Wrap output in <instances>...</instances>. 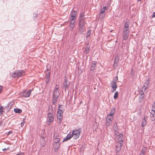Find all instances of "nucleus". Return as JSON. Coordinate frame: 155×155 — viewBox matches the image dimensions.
I'll use <instances>...</instances> for the list:
<instances>
[{
  "label": "nucleus",
  "instance_id": "nucleus-1",
  "mask_svg": "<svg viewBox=\"0 0 155 155\" xmlns=\"http://www.w3.org/2000/svg\"><path fill=\"white\" fill-rule=\"evenodd\" d=\"M59 85H56L54 88L52 95V103L55 104L57 101L58 98L60 94L59 92Z\"/></svg>",
  "mask_w": 155,
  "mask_h": 155
},
{
  "label": "nucleus",
  "instance_id": "nucleus-8",
  "mask_svg": "<svg viewBox=\"0 0 155 155\" xmlns=\"http://www.w3.org/2000/svg\"><path fill=\"white\" fill-rule=\"evenodd\" d=\"M31 90H25L21 93V94L24 97H29L31 94Z\"/></svg>",
  "mask_w": 155,
  "mask_h": 155
},
{
  "label": "nucleus",
  "instance_id": "nucleus-2",
  "mask_svg": "<svg viewBox=\"0 0 155 155\" xmlns=\"http://www.w3.org/2000/svg\"><path fill=\"white\" fill-rule=\"evenodd\" d=\"M63 105H59L58 107V109L57 111V118L59 120L58 121V123L60 124L63 119Z\"/></svg>",
  "mask_w": 155,
  "mask_h": 155
},
{
  "label": "nucleus",
  "instance_id": "nucleus-17",
  "mask_svg": "<svg viewBox=\"0 0 155 155\" xmlns=\"http://www.w3.org/2000/svg\"><path fill=\"white\" fill-rule=\"evenodd\" d=\"M53 114V110L52 108V106H50L48 107V114Z\"/></svg>",
  "mask_w": 155,
  "mask_h": 155
},
{
  "label": "nucleus",
  "instance_id": "nucleus-13",
  "mask_svg": "<svg viewBox=\"0 0 155 155\" xmlns=\"http://www.w3.org/2000/svg\"><path fill=\"white\" fill-rule=\"evenodd\" d=\"M116 81H113L111 83V84L112 85H111V87L112 89H113V90H112V92H113L114 91L116 88L117 87V85L116 84Z\"/></svg>",
  "mask_w": 155,
  "mask_h": 155
},
{
  "label": "nucleus",
  "instance_id": "nucleus-23",
  "mask_svg": "<svg viewBox=\"0 0 155 155\" xmlns=\"http://www.w3.org/2000/svg\"><path fill=\"white\" fill-rule=\"evenodd\" d=\"M135 69H134L133 68H132L131 70L130 77H132V79L133 78H134V76L135 75Z\"/></svg>",
  "mask_w": 155,
  "mask_h": 155
},
{
  "label": "nucleus",
  "instance_id": "nucleus-11",
  "mask_svg": "<svg viewBox=\"0 0 155 155\" xmlns=\"http://www.w3.org/2000/svg\"><path fill=\"white\" fill-rule=\"evenodd\" d=\"M139 90V92L140 94V96L139 97V101L140 102H142V99L144 97V92L143 90Z\"/></svg>",
  "mask_w": 155,
  "mask_h": 155
},
{
  "label": "nucleus",
  "instance_id": "nucleus-42",
  "mask_svg": "<svg viewBox=\"0 0 155 155\" xmlns=\"http://www.w3.org/2000/svg\"><path fill=\"white\" fill-rule=\"evenodd\" d=\"M59 137H59V135L57 134H56V135H55L53 137V138L54 139H55V138H58V137L59 138Z\"/></svg>",
  "mask_w": 155,
  "mask_h": 155
},
{
  "label": "nucleus",
  "instance_id": "nucleus-4",
  "mask_svg": "<svg viewBox=\"0 0 155 155\" xmlns=\"http://www.w3.org/2000/svg\"><path fill=\"white\" fill-rule=\"evenodd\" d=\"M85 23L82 20L79 21V31L81 34H83L86 30V27L85 26Z\"/></svg>",
  "mask_w": 155,
  "mask_h": 155
},
{
  "label": "nucleus",
  "instance_id": "nucleus-12",
  "mask_svg": "<svg viewBox=\"0 0 155 155\" xmlns=\"http://www.w3.org/2000/svg\"><path fill=\"white\" fill-rule=\"evenodd\" d=\"M122 145V142L117 143L116 144V150L117 152V153L119 152L121 149V146Z\"/></svg>",
  "mask_w": 155,
  "mask_h": 155
},
{
  "label": "nucleus",
  "instance_id": "nucleus-35",
  "mask_svg": "<svg viewBox=\"0 0 155 155\" xmlns=\"http://www.w3.org/2000/svg\"><path fill=\"white\" fill-rule=\"evenodd\" d=\"M119 141L120 142H122L123 140H122V137H123V135L121 134H120L119 135Z\"/></svg>",
  "mask_w": 155,
  "mask_h": 155
},
{
  "label": "nucleus",
  "instance_id": "nucleus-36",
  "mask_svg": "<svg viewBox=\"0 0 155 155\" xmlns=\"http://www.w3.org/2000/svg\"><path fill=\"white\" fill-rule=\"evenodd\" d=\"M118 94L117 91H116L114 93V99H117L118 96Z\"/></svg>",
  "mask_w": 155,
  "mask_h": 155
},
{
  "label": "nucleus",
  "instance_id": "nucleus-39",
  "mask_svg": "<svg viewBox=\"0 0 155 155\" xmlns=\"http://www.w3.org/2000/svg\"><path fill=\"white\" fill-rule=\"evenodd\" d=\"M3 112V107L1 106H0V116L2 114Z\"/></svg>",
  "mask_w": 155,
  "mask_h": 155
},
{
  "label": "nucleus",
  "instance_id": "nucleus-47",
  "mask_svg": "<svg viewBox=\"0 0 155 155\" xmlns=\"http://www.w3.org/2000/svg\"><path fill=\"white\" fill-rule=\"evenodd\" d=\"M3 87L2 86H0V93H1L2 90V89Z\"/></svg>",
  "mask_w": 155,
  "mask_h": 155
},
{
  "label": "nucleus",
  "instance_id": "nucleus-20",
  "mask_svg": "<svg viewBox=\"0 0 155 155\" xmlns=\"http://www.w3.org/2000/svg\"><path fill=\"white\" fill-rule=\"evenodd\" d=\"M72 137V135L71 134H68L67 136L66 137V138H64L63 139V142H64L67 141L68 140H69L70 139V138H71Z\"/></svg>",
  "mask_w": 155,
  "mask_h": 155
},
{
  "label": "nucleus",
  "instance_id": "nucleus-25",
  "mask_svg": "<svg viewBox=\"0 0 155 155\" xmlns=\"http://www.w3.org/2000/svg\"><path fill=\"white\" fill-rule=\"evenodd\" d=\"M98 124L96 122H94L93 124V130H96V129H97L98 128Z\"/></svg>",
  "mask_w": 155,
  "mask_h": 155
},
{
  "label": "nucleus",
  "instance_id": "nucleus-7",
  "mask_svg": "<svg viewBox=\"0 0 155 155\" xmlns=\"http://www.w3.org/2000/svg\"><path fill=\"white\" fill-rule=\"evenodd\" d=\"M70 83L68 80V79L65 78L64 82L63 83V88L64 89L65 91L67 89H69V86L70 85Z\"/></svg>",
  "mask_w": 155,
  "mask_h": 155
},
{
  "label": "nucleus",
  "instance_id": "nucleus-30",
  "mask_svg": "<svg viewBox=\"0 0 155 155\" xmlns=\"http://www.w3.org/2000/svg\"><path fill=\"white\" fill-rule=\"evenodd\" d=\"M129 22L128 21H126V22L125 23L124 25V28H129Z\"/></svg>",
  "mask_w": 155,
  "mask_h": 155
},
{
  "label": "nucleus",
  "instance_id": "nucleus-9",
  "mask_svg": "<svg viewBox=\"0 0 155 155\" xmlns=\"http://www.w3.org/2000/svg\"><path fill=\"white\" fill-rule=\"evenodd\" d=\"M76 21L75 18H71L70 21L69 27L71 30H72L74 26V24Z\"/></svg>",
  "mask_w": 155,
  "mask_h": 155
},
{
  "label": "nucleus",
  "instance_id": "nucleus-40",
  "mask_svg": "<svg viewBox=\"0 0 155 155\" xmlns=\"http://www.w3.org/2000/svg\"><path fill=\"white\" fill-rule=\"evenodd\" d=\"M91 35V31H88L87 33V35L86 37L87 38L88 37L90 36Z\"/></svg>",
  "mask_w": 155,
  "mask_h": 155
},
{
  "label": "nucleus",
  "instance_id": "nucleus-49",
  "mask_svg": "<svg viewBox=\"0 0 155 155\" xmlns=\"http://www.w3.org/2000/svg\"><path fill=\"white\" fill-rule=\"evenodd\" d=\"M155 17V12H154L153 14V15H152V17Z\"/></svg>",
  "mask_w": 155,
  "mask_h": 155
},
{
  "label": "nucleus",
  "instance_id": "nucleus-41",
  "mask_svg": "<svg viewBox=\"0 0 155 155\" xmlns=\"http://www.w3.org/2000/svg\"><path fill=\"white\" fill-rule=\"evenodd\" d=\"M117 123H115L114 124L113 128L115 130L117 129Z\"/></svg>",
  "mask_w": 155,
  "mask_h": 155
},
{
  "label": "nucleus",
  "instance_id": "nucleus-43",
  "mask_svg": "<svg viewBox=\"0 0 155 155\" xmlns=\"http://www.w3.org/2000/svg\"><path fill=\"white\" fill-rule=\"evenodd\" d=\"M116 79H114L113 80V81H116V82H117V81L118 80V76H116Z\"/></svg>",
  "mask_w": 155,
  "mask_h": 155
},
{
  "label": "nucleus",
  "instance_id": "nucleus-10",
  "mask_svg": "<svg viewBox=\"0 0 155 155\" xmlns=\"http://www.w3.org/2000/svg\"><path fill=\"white\" fill-rule=\"evenodd\" d=\"M149 83V81H147L146 82L144 83V84L141 88H140V90H141V91L143 90L144 92L146 91V90L148 87Z\"/></svg>",
  "mask_w": 155,
  "mask_h": 155
},
{
  "label": "nucleus",
  "instance_id": "nucleus-21",
  "mask_svg": "<svg viewBox=\"0 0 155 155\" xmlns=\"http://www.w3.org/2000/svg\"><path fill=\"white\" fill-rule=\"evenodd\" d=\"M115 112V108H112L110 110V111L109 114L107 116H113Z\"/></svg>",
  "mask_w": 155,
  "mask_h": 155
},
{
  "label": "nucleus",
  "instance_id": "nucleus-32",
  "mask_svg": "<svg viewBox=\"0 0 155 155\" xmlns=\"http://www.w3.org/2000/svg\"><path fill=\"white\" fill-rule=\"evenodd\" d=\"M60 143H56V144L54 146L55 150L56 149L57 150H58V148L60 147Z\"/></svg>",
  "mask_w": 155,
  "mask_h": 155
},
{
  "label": "nucleus",
  "instance_id": "nucleus-48",
  "mask_svg": "<svg viewBox=\"0 0 155 155\" xmlns=\"http://www.w3.org/2000/svg\"><path fill=\"white\" fill-rule=\"evenodd\" d=\"M24 122H22L21 123V127H22L24 125Z\"/></svg>",
  "mask_w": 155,
  "mask_h": 155
},
{
  "label": "nucleus",
  "instance_id": "nucleus-16",
  "mask_svg": "<svg viewBox=\"0 0 155 155\" xmlns=\"http://www.w3.org/2000/svg\"><path fill=\"white\" fill-rule=\"evenodd\" d=\"M45 137L44 136H42L40 140V144L41 146L42 147L44 146L45 144Z\"/></svg>",
  "mask_w": 155,
  "mask_h": 155
},
{
  "label": "nucleus",
  "instance_id": "nucleus-51",
  "mask_svg": "<svg viewBox=\"0 0 155 155\" xmlns=\"http://www.w3.org/2000/svg\"><path fill=\"white\" fill-rule=\"evenodd\" d=\"M9 133H12V132H11L10 131H9Z\"/></svg>",
  "mask_w": 155,
  "mask_h": 155
},
{
  "label": "nucleus",
  "instance_id": "nucleus-22",
  "mask_svg": "<svg viewBox=\"0 0 155 155\" xmlns=\"http://www.w3.org/2000/svg\"><path fill=\"white\" fill-rule=\"evenodd\" d=\"M129 35V33L126 32H123V38L124 40H126L128 38V36Z\"/></svg>",
  "mask_w": 155,
  "mask_h": 155
},
{
  "label": "nucleus",
  "instance_id": "nucleus-34",
  "mask_svg": "<svg viewBox=\"0 0 155 155\" xmlns=\"http://www.w3.org/2000/svg\"><path fill=\"white\" fill-rule=\"evenodd\" d=\"M105 15V14L104 12H103L102 13L101 12H101L100 13V17L102 18H104Z\"/></svg>",
  "mask_w": 155,
  "mask_h": 155
},
{
  "label": "nucleus",
  "instance_id": "nucleus-29",
  "mask_svg": "<svg viewBox=\"0 0 155 155\" xmlns=\"http://www.w3.org/2000/svg\"><path fill=\"white\" fill-rule=\"evenodd\" d=\"M146 124V121L145 119V117H144L143 119L142 122L141 124V126L142 127H143L144 125H145Z\"/></svg>",
  "mask_w": 155,
  "mask_h": 155
},
{
  "label": "nucleus",
  "instance_id": "nucleus-15",
  "mask_svg": "<svg viewBox=\"0 0 155 155\" xmlns=\"http://www.w3.org/2000/svg\"><path fill=\"white\" fill-rule=\"evenodd\" d=\"M70 15L71 18H75V17L77 15V12L75 11H72Z\"/></svg>",
  "mask_w": 155,
  "mask_h": 155
},
{
  "label": "nucleus",
  "instance_id": "nucleus-33",
  "mask_svg": "<svg viewBox=\"0 0 155 155\" xmlns=\"http://www.w3.org/2000/svg\"><path fill=\"white\" fill-rule=\"evenodd\" d=\"M107 7L106 6H105L103 7V8H102L101 9V12L102 13L103 12H104L105 11L107 10Z\"/></svg>",
  "mask_w": 155,
  "mask_h": 155
},
{
  "label": "nucleus",
  "instance_id": "nucleus-38",
  "mask_svg": "<svg viewBox=\"0 0 155 155\" xmlns=\"http://www.w3.org/2000/svg\"><path fill=\"white\" fill-rule=\"evenodd\" d=\"M60 141V139L59 137H58V138H55L54 139V142L56 143H57Z\"/></svg>",
  "mask_w": 155,
  "mask_h": 155
},
{
  "label": "nucleus",
  "instance_id": "nucleus-5",
  "mask_svg": "<svg viewBox=\"0 0 155 155\" xmlns=\"http://www.w3.org/2000/svg\"><path fill=\"white\" fill-rule=\"evenodd\" d=\"M81 131V129L80 128L73 130L72 134H71L72 135V137H73L74 139H78L79 137Z\"/></svg>",
  "mask_w": 155,
  "mask_h": 155
},
{
  "label": "nucleus",
  "instance_id": "nucleus-26",
  "mask_svg": "<svg viewBox=\"0 0 155 155\" xmlns=\"http://www.w3.org/2000/svg\"><path fill=\"white\" fill-rule=\"evenodd\" d=\"M47 70L48 72L46 73L45 75L46 79H49L50 78V71H48V69Z\"/></svg>",
  "mask_w": 155,
  "mask_h": 155
},
{
  "label": "nucleus",
  "instance_id": "nucleus-14",
  "mask_svg": "<svg viewBox=\"0 0 155 155\" xmlns=\"http://www.w3.org/2000/svg\"><path fill=\"white\" fill-rule=\"evenodd\" d=\"M53 114H48V122L51 123L53 122L54 120Z\"/></svg>",
  "mask_w": 155,
  "mask_h": 155
},
{
  "label": "nucleus",
  "instance_id": "nucleus-45",
  "mask_svg": "<svg viewBox=\"0 0 155 155\" xmlns=\"http://www.w3.org/2000/svg\"><path fill=\"white\" fill-rule=\"evenodd\" d=\"M49 79H46V83H48L49 82Z\"/></svg>",
  "mask_w": 155,
  "mask_h": 155
},
{
  "label": "nucleus",
  "instance_id": "nucleus-3",
  "mask_svg": "<svg viewBox=\"0 0 155 155\" xmlns=\"http://www.w3.org/2000/svg\"><path fill=\"white\" fill-rule=\"evenodd\" d=\"M25 74V72L23 71H18L12 73L11 75L13 78H18L22 77Z\"/></svg>",
  "mask_w": 155,
  "mask_h": 155
},
{
  "label": "nucleus",
  "instance_id": "nucleus-6",
  "mask_svg": "<svg viewBox=\"0 0 155 155\" xmlns=\"http://www.w3.org/2000/svg\"><path fill=\"white\" fill-rule=\"evenodd\" d=\"M114 119L113 116H107L106 118L105 124L106 127H108L112 124V121Z\"/></svg>",
  "mask_w": 155,
  "mask_h": 155
},
{
  "label": "nucleus",
  "instance_id": "nucleus-37",
  "mask_svg": "<svg viewBox=\"0 0 155 155\" xmlns=\"http://www.w3.org/2000/svg\"><path fill=\"white\" fill-rule=\"evenodd\" d=\"M126 32L127 33L129 32V28H124L123 32Z\"/></svg>",
  "mask_w": 155,
  "mask_h": 155
},
{
  "label": "nucleus",
  "instance_id": "nucleus-46",
  "mask_svg": "<svg viewBox=\"0 0 155 155\" xmlns=\"http://www.w3.org/2000/svg\"><path fill=\"white\" fill-rule=\"evenodd\" d=\"M9 147H8L7 148H4V149H3L2 150L3 151H4V150H9Z\"/></svg>",
  "mask_w": 155,
  "mask_h": 155
},
{
  "label": "nucleus",
  "instance_id": "nucleus-52",
  "mask_svg": "<svg viewBox=\"0 0 155 155\" xmlns=\"http://www.w3.org/2000/svg\"><path fill=\"white\" fill-rule=\"evenodd\" d=\"M138 2H139L140 1V0H137Z\"/></svg>",
  "mask_w": 155,
  "mask_h": 155
},
{
  "label": "nucleus",
  "instance_id": "nucleus-24",
  "mask_svg": "<svg viewBox=\"0 0 155 155\" xmlns=\"http://www.w3.org/2000/svg\"><path fill=\"white\" fill-rule=\"evenodd\" d=\"M150 120L152 121H153L155 120V114L153 112H151Z\"/></svg>",
  "mask_w": 155,
  "mask_h": 155
},
{
  "label": "nucleus",
  "instance_id": "nucleus-27",
  "mask_svg": "<svg viewBox=\"0 0 155 155\" xmlns=\"http://www.w3.org/2000/svg\"><path fill=\"white\" fill-rule=\"evenodd\" d=\"M14 111L16 113H20L22 112V110L20 109L15 108L14 109Z\"/></svg>",
  "mask_w": 155,
  "mask_h": 155
},
{
  "label": "nucleus",
  "instance_id": "nucleus-19",
  "mask_svg": "<svg viewBox=\"0 0 155 155\" xmlns=\"http://www.w3.org/2000/svg\"><path fill=\"white\" fill-rule=\"evenodd\" d=\"M84 12H82L80 13V15L79 16V21L82 20V21H84V20L85 18L84 17Z\"/></svg>",
  "mask_w": 155,
  "mask_h": 155
},
{
  "label": "nucleus",
  "instance_id": "nucleus-44",
  "mask_svg": "<svg viewBox=\"0 0 155 155\" xmlns=\"http://www.w3.org/2000/svg\"><path fill=\"white\" fill-rule=\"evenodd\" d=\"M144 151L143 150H142L141 153L140 154V155H144Z\"/></svg>",
  "mask_w": 155,
  "mask_h": 155
},
{
  "label": "nucleus",
  "instance_id": "nucleus-31",
  "mask_svg": "<svg viewBox=\"0 0 155 155\" xmlns=\"http://www.w3.org/2000/svg\"><path fill=\"white\" fill-rule=\"evenodd\" d=\"M152 107L151 112H153L155 114V101L154 102V104H153Z\"/></svg>",
  "mask_w": 155,
  "mask_h": 155
},
{
  "label": "nucleus",
  "instance_id": "nucleus-18",
  "mask_svg": "<svg viewBox=\"0 0 155 155\" xmlns=\"http://www.w3.org/2000/svg\"><path fill=\"white\" fill-rule=\"evenodd\" d=\"M97 64V62L94 61L92 64L91 68V71H94L96 68Z\"/></svg>",
  "mask_w": 155,
  "mask_h": 155
},
{
  "label": "nucleus",
  "instance_id": "nucleus-50",
  "mask_svg": "<svg viewBox=\"0 0 155 155\" xmlns=\"http://www.w3.org/2000/svg\"><path fill=\"white\" fill-rule=\"evenodd\" d=\"M16 155H21V154L18 153L16 154Z\"/></svg>",
  "mask_w": 155,
  "mask_h": 155
},
{
  "label": "nucleus",
  "instance_id": "nucleus-28",
  "mask_svg": "<svg viewBox=\"0 0 155 155\" xmlns=\"http://www.w3.org/2000/svg\"><path fill=\"white\" fill-rule=\"evenodd\" d=\"M89 48L87 45L86 46L85 49L84 50V52L86 54H87L89 52Z\"/></svg>",
  "mask_w": 155,
  "mask_h": 155
}]
</instances>
